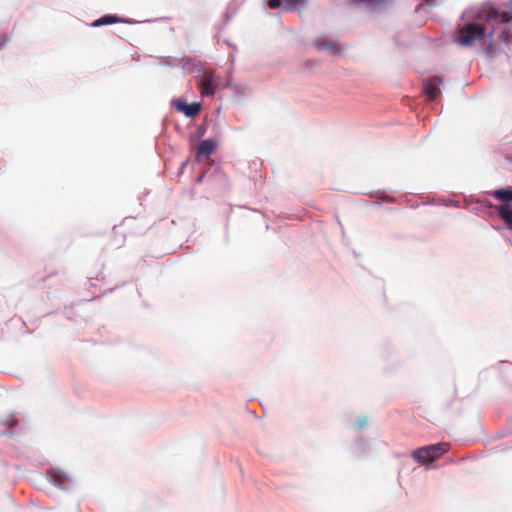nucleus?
Segmentation results:
<instances>
[{
	"instance_id": "f257e3e1",
	"label": "nucleus",
	"mask_w": 512,
	"mask_h": 512,
	"mask_svg": "<svg viewBox=\"0 0 512 512\" xmlns=\"http://www.w3.org/2000/svg\"><path fill=\"white\" fill-rule=\"evenodd\" d=\"M505 7L508 11H499L489 4L483 5L475 15L479 21L487 23H509L512 22V0H510Z\"/></svg>"
},
{
	"instance_id": "f03ea898",
	"label": "nucleus",
	"mask_w": 512,
	"mask_h": 512,
	"mask_svg": "<svg viewBox=\"0 0 512 512\" xmlns=\"http://www.w3.org/2000/svg\"><path fill=\"white\" fill-rule=\"evenodd\" d=\"M486 36L485 28L478 23H467L460 26L457 31L456 42L461 46H471Z\"/></svg>"
},
{
	"instance_id": "7ed1b4c3",
	"label": "nucleus",
	"mask_w": 512,
	"mask_h": 512,
	"mask_svg": "<svg viewBox=\"0 0 512 512\" xmlns=\"http://www.w3.org/2000/svg\"><path fill=\"white\" fill-rule=\"evenodd\" d=\"M449 445L447 443H438L425 446L413 451L412 456L421 464H428L438 459L442 454L447 452Z\"/></svg>"
},
{
	"instance_id": "20e7f679",
	"label": "nucleus",
	"mask_w": 512,
	"mask_h": 512,
	"mask_svg": "<svg viewBox=\"0 0 512 512\" xmlns=\"http://www.w3.org/2000/svg\"><path fill=\"white\" fill-rule=\"evenodd\" d=\"M220 84L214 70H205L199 81L198 88L202 96H213Z\"/></svg>"
},
{
	"instance_id": "39448f33",
	"label": "nucleus",
	"mask_w": 512,
	"mask_h": 512,
	"mask_svg": "<svg viewBox=\"0 0 512 512\" xmlns=\"http://www.w3.org/2000/svg\"><path fill=\"white\" fill-rule=\"evenodd\" d=\"M442 80L438 77L429 79L424 86V93L429 100H436L440 94V84Z\"/></svg>"
},
{
	"instance_id": "423d86ee",
	"label": "nucleus",
	"mask_w": 512,
	"mask_h": 512,
	"mask_svg": "<svg viewBox=\"0 0 512 512\" xmlns=\"http://www.w3.org/2000/svg\"><path fill=\"white\" fill-rule=\"evenodd\" d=\"M173 104L178 111L183 112L187 117L196 116L200 112V109H201V106L199 103L194 102L191 104H187L180 99L174 100Z\"/></svg>"
},
{
	"instance_id": "0eeeda50",
	"label": "nucleus",
	"mask_w": 512,
	"mask_h": 512,
	"mask_svg": "<svg viewBox=\"0 0 512 512\" xmlns=\"http://www.w3.org/2000/svg\"><path fill=\"white\" fill-rule=\"evenodd\" d=\"M216 148L215 141L211 139L203 140L200 142L197 152H196V160L198 162L202 161L204 158H208Z\"/></svg>"
},
{
	"instance_id": "6e6552de",
	"label": "nucleus",
	"mask_w": 512,
	"mask_h": 512,
	"mask_svg": "<svg viewBox=\"0 0 512 512\" xmlns=\"http://www.w3.org/2000/svg\"><path fill=\"white\" fill-rule=\"evenodd\" d=\"M305 3V0H268V6L271 9L282 7L284 10L299 8Z\"/></svg>"
},
{
	"instance_id": "1a4fd4ad",
	"label": "nucleus",
	"mask_w": 512,
	"mask_h": 512,
	"mask_svg": "<svg viewBox=\"0 0 512 512\" xmlns=\"http://www.w3.org/2000/svg\"><path fill=\"white\" fill-rule=\"evenodd\" d=\"M496 200L502 202V205H508L512 202V187H506L489 192Z\"/></svg>"
},
{
	"instance_id": "9d476101",
	"label": "nucleus",
	"mask_w": 512,
	"mask_h": 512,
	"mask_svg": "<svg viewBox=\"0 0 512 512\" xmlns=\"http://www.w3.org/2000/svg\"><path fill=\"white\" fill-rule=\"evenodd\" d=\"M498 215L512 230V208L509 205H500L497 208Z\"/></svg>"
},
{
	"instance_id": "9b49d317",
	"label": "nucleus",
	"mask_w": 512,
	"mask_h": 512,
	"mask_svg": "<svg viewBox=\"0 0 512 512\" xmlns=\"http://www.w3.org/2000/svg\"><path fill=\"white\" fill-rule=\"evenodd\" d=\"M48 476L57 486H62L69 480L68 475L61 470H50Z\"/></svg>"
},
{
	"instance_id": "f8f14e48",
	"label": "nucleus",
	"mask_w": 512,
	"mask_h": 512,
	"mask_svg": "<svg viewBox=\"0 0 512 512\" xmlns=\"http://www.w3.org/2000/svg\"><path fill=\"white\" fill-rule=\"evenodd\" d=\"M121 21L122 20L119 17H117L116 15L108 14V15H104L101 18L95 20L92 23V26L93 27H99V26H102V25H109V24L119 23Z\"/></svg>"
},
{
	"instance_id": "ddd939ff",
	"label": "nucleus",
	"mask_w": 512,
	"mask_h": 512,
	"mask_svg": "<svg viewBox=\"0 0 512 512\" xmlns=\"http://www.w3.org/2000/svg\"><path fill=\"white\" fill-rule=\"evenodd\" d=\"M317 47L319 49H333L334 45L330 42H327V43H318L317 42Z\"/></svg>"
},
{
	"instance_id": "4468645a",
	"label": "nucleus",
	"mask_w": 512,
	"mask_h": 512,
	"mask_svg": "<svg viewBox=\"0 0 512 512\" xmlns=\"http://www.w3.org/2000/svg\"><path fill=\"white\" fill-rule=\"evenodd\" d=\"M6 41H7L6 36L3 34H0V48H2L5 45Z\"/></svg>"
},
{
	"instance_id": "2eb2a0df",
	"label": "nucleus",
	"mask_w": 512,
	"mask_h": 512,
	"mask_svg": "<svg viewBox=\"0 0 512 512\" xmlns=\"http://www.w3.org/2000/svg\"><path fill=\"white\" fill-rule=\"evenodd\" d=\"M425 1H426V3H427L428 5H433V4H434L433 0H425Z\"/></svg>"
},
{
	"instance_id": "dca6fc26",
	"label": "nucleus",
	"mask_w": 512,
	"mask_h": 512,
	"mask_svg": "<svg viewBox=\"0 0 512 512\" xmlns=\"http://www.w3.org/2000/svg\"><path fill=\"white\" fill-rule=\"evenodd\" d=\"M504 36H505V41L508 42V35L506 34V32H504Z\"/></svg>"
}]
</instances>
